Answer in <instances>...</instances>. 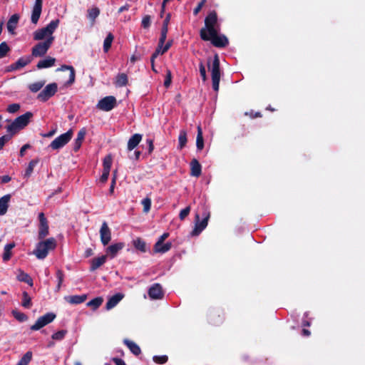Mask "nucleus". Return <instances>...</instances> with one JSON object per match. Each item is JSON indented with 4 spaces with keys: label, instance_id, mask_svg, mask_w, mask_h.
Listing matches in <instances>:
<instances>
[{
    "label": "nucleus",
    "instance_id": "f3484780",
    "mask_svg": "<svg viewBox=\"0 0 365 365\" xmlns=\"http://www.w3.org/2000/svg\"><path fill=\"white\" fill-rule=\"evenodd\" d=\"M124 247V243L118 242L108 246L106 249V253L110 256V258H114L117 253Z\"/></svg>",
    "mask_w": 365,
    "mask_h": 365
},
{
    "label": "nucleus",
    "instance_id": "de8ad7c7",
    "mask_svg": "<svg viewBox=\"0 0 365 365\" xmlns=\"http://www.w3.org/2000/svg\"><path fill=\"white\" fill-rule=\"evenodd\" d=\"M210 322L214 325H218L222 322L223 317H221L220 314L217 315V318H215V314H211L209 317Z\"/></svg>",
    "mask_w": 365,
    "mask_h": 365
},
{
    "label": "nucleus",
    "instance_id": "7c9ffc66",
    "mask_svg": "<svg viewBox=\"0 0 365 365\" xmlns=\"http://www.w3.org/2000/svg\"><path fill=\"white\" fill-rule=\"evenodd\" d=\"M128 76L125 73H119L115 78V86L118 87L125 86L128 83Z\"/></svg>",
    "mask_w": 365,
    "mask_h": 365
},
{
    "label": "nucleus",
    "instance_id": "680f3d73",
    "mask_svg": "<svg viewBox=\"0 0 365 365\" xmlns=\"http://www.w3.org/2000/svg\"><path fill=\"white\" fill-rule=\"evenodd\" d=\"M171 78H172L171 72H170V71H168L165 79L164 81V86L166 88H168V87H169L170 86V84H171Z\"/></svg>",
    "mask_w": 365,
    "mask_h": 365
},
{
    "label": "nucleus",
    "instance_id": "b1692460",
    "mask_svg": "<svg viewBox=\"0 0 365 365\" xmlns=\"http://www.w3.org/2000/svg\"><path fill=\"white\" fill-rule=\"evenodd\" d=\"M87 299L86 294H82V295H72V296H68L65 297V299L70 304H81L83 302L86 301Z\"/></svg>",
    "mask_w": 365,
    "mask_h": 365
},
{
    "label": "nucleus",
    "instance_id": "4c0bfd02",
    "mask_svg": "<svg viewBox=\"0 0 365 365\" xmlns=\"http://www.w3.org/2000/svg\"><path fill=\"white\" fill-rule=\"evenodd\" d=\"M133 245L137 250H138L143 252H145L146 251L145 242L144 240H143L140 238H137V239L134 240Z\"/></svg>",
    "mask_w": 365,
    "mask_h": 365
},
{
    "label": "nucleus",
    "instance_id": "39448f33",
    "mask_svg": "<svg viewBox=\"0 0 365 365\" xmlns=\"http://www.w3.org/2000/svg\"><path fill=\"white\" fill-rule=\"evenodd\" d=\"M202 220H200V214L195 215V228L192 232V235H198L200 233L206 228L208 224V220L210 216L209 209L205 206L202 207Z\"/></svg>",
    "mask_w": 365,
    "mask_h": 365
},
{
    "label": "nucleus",
    "instance_id": "20e7f679",
    "mask_svg": "<svg viewBox=\"0 0 365 365\" xmlns=\"http://www.w3.org/2000/svg\"><path fill=\"white\" fill-rule=\"evenodd\" d=\"M59 19L52 20L46 26L37 29L34 33V39L36 41H41L43 39H49L50 38H54L53 36V32L58 28L59 25Z\"/></svg>",
    "mask_w": 365,
    "mask_h": 365
},
{
    "label": "nucleus",
    "instance_id": "412c9836",
    "mask_svg": "<svg viewBox=\"0 0 365 365\" xmlns=\"http://www.w3.org/2000/svg\"><path fill=\"white\" fill-rule=\"evenodd\" d=\"M106 255H102L101 257L93 258L91 261L90 271L93 272L96 270L106 262Z\"/></svg>",
    "mask_w": 365,
    "mask_h": 365
},
{
    "label": "nucleus",
    "instance_id": "338daca9",
    "mask_svg": "<svg viewBox=\"0 0 365 365\" xmlns=\"http://www.w3.org/2000/svg\"><path fill=\"white\" fill-rule=\"evenodd\" d=\"M56 278L58 279V282H59V284H62L63 281V273L61 270L58 269L57 270L56 272Z\"/></svg>",
    "mask_w": 365,
    "mask_h": 365
},
{
    "label": "nucleus",
    "instance_id": "1a4fd4ad",
    "mask_svg": "<svg viewBox=\"0 0 365 365\" xmlns=\"http://www.w3.org/2000/svg\"><path fill=\"white\" fill-rule=\"evenodd\" d=\"M56 314L53 312H48L46 314L40 317L34 324L31 327V330L32 331H38L46 326L47 324L51 323L56 319Z\"/></svg>",
    "mask_w": 365,
    "mask_h": 365
},
{
    "label": "nucleus",
    "instance_id": "2eb2a0df",
    "mask_svg": "<svg viewBox=\"0 0 365 365\" xmlns=\"http://www.w3.org/2000/svg\"><path fill=\"white\" fill-rule=\"evenodd\" d=\"M42 0H35V3L32 9L31 21L33 24H36L40 18L42 11Z\"/></svg>",
    "mask_w": 365,
    "mask_h": 365
},
{
    "label": "nucleus",
    "instance_id": "bf43d9fd",
    "mask_svg": "<svg viewBox=\"0 0 365 365\" xmlns=\"http://www.w3.org/2000/svg\"><path fill=\"white\" fill-rule=\"evenodd\" d=\"M190 207L187 206L185 208L182 209L179 215V218L181 220H183L190 213Z\"/></svg>",
    "mask_w": 365,
    "mask_h": 365
},
{
    "label": "nucleus",
    "instance_id": "e433bc0d",
    "mask_svg": "<svg viewBox=\"0 0 365 365\" xmlns=\"http://www.w3.org/2000/svg\"><path fill=\"white\" fill-rule=\"evenodd\" d=\"M178 147L180 149L183 148L187 143V132L185 130H181L180 131L179 137H178Z\"/></svg>",
    "mask_w": 365,
    "mask_h": 365
},
{
    "label": "nucleus",
    "instance_id": "423d86ee",
    "mask_svg": "<svg viewBox=\"0 0 365 365\" xmlns=\"http://www.w3.org/2000/svg\"><path fill=\"white\" fill-rule=\"evenodd\" d=\"M210 69L211 71L212 88L215 91L217 92L219 90V84L220 81V60L217 55L214 56Z\"/></svg>",
    "mask_w": 365,
    "mask_h": 365
},
{
    "label": "nucleus",
    "instance_id": "7ed1b4c3",
    "mask_svg": "<svg viewBox=\"0 0 365 365\" xmlns=\"http://www.w3.org/2000/svg\"><path fill=\"white\" fill-rule=\"evenodd\" d=\"M33 117V113L30 111L17 117L14 121L6 126V131L11 135H14L19 130L24 128L30 122L31 118Z\"/></svg>",
    "mask_w": 365,
    "mask_h": 365
},
{
    "label": "nucleus",
    "instance_id": "c85d7f7f",
    "mask_svg": "<svg viewBox=\"0 0 365 365\" xmlns=\"http://www.w3.org/2000/svg\"><path fill=\"white\" fill-rule=\"evenodd\" d=\"M16 278L19 282H26L31 287L34 284L32 278L27 273L21 269L19 270V274Z\"/></svg>",
    "mask_w": 365,
    "mask_h": 365
},
{
    "label": "nucleus",
    "instance_id": "0e129e2a",
    "mask_svg": "<svg viewBox=\"0 0 365 365\" xmlns=\"http://www.w3.org/2000/svg\"><path fill=\"white\" fill-rule=\"evenodd\" d=\"M206 2V0H201V1L198 4V5L196 6V8L194 9L193 13L195 15H197L202 6H204L205 3Z\"/></svg>",
    "mask_w": 365,
    "mask_h": 365
},
{
    "label": "nucleus",
    "instance_id": "c756f323",
    "mask_svg": "<svg viewBox=\"0 0 365 365\" xmlns=\"http://www.w3.org/2000/svg\"><path fill=\"white\" fill-rule=\"evenodd\" d=\"M15 247V244L14 242L6 244L4 247V253H3V260L6 262L10 259L11 257V250Z\"/></svg>",
    "mask_w": 365,
    "mask_h": 365
},
{
    "label": "nucleus",
    "instance_id": "cd10ccee",
    "mask_svg": "<svg viewBox=\"0 0 365 365\" xmlns=\"http://www.w3.org/2000/svg\"><path fill=\"white\" fill-rule=\"evenodd\" d=\"M172 247L171 242H166V243H160L158 246H157V243L154 245V251L158 253H165L168 252Z\"/></svg>",
    "mask_w": 365,
    "mask_h": 365
},
{
    "label": "nucleus",
    "instance_id": "a211bd4d",
    "mask_svg": "<svg viewBox=\"0 0 365 365\" xmlns=\"http://www.w3.org/2000/svg\"><path fill=\"white\" fill-rule=\"evenodd\" d=\"M55 62H56L55 58H53L51 56H47L45 58L40 60L38 62L36 67L38 69L50 68V67L54 66Z\"/></svg>",
    "mask_w": 365,
    "mask_h": 365
},
{
    "label": "nucleus",
    "instance_id": "c03bdc74",
    "mask_svg": "<svg viewBox=\"0 0 365 365\" xmlns=\"http://www.w3.org/2000/svg\"><path fill=\"white\" fill-rule=\"evenodd\" d=\"M10 51V48L6 42H2L0 44V58L6 56L7 53Z\"/></svg>",
    "mask_w": 365,
    "mask_h": 365
},
{
    "label": "nucleus",
    "instance_id": "37998d69",
    "mask_svg": "<svg viewBox=\"0 0 365 365\" xmlns=\"http://www.w3.org/2000/svg\"><path fill=\"white\" fill-rule=\"evenodd\" d=\"M44 85V82H35L29 85V88L31 92L36 93L40 91Z\"/></svg>",
    "mask_w": 365,
    "mask_h": 365
},
{
    "label": "nucleus",
    "instance_id": "72a5a7b5",
    "mask_svg": "<svg viewBox=\"0 0 365 365\" xmlns=\"http://www.w3.org/2000/svg\"><path fill=\"white\" fill-rule=\"evenodd\" d=\"M21 306L26 309H29L32 306L31 297L25 291L22 293Z\"/></svg>",
    "mask_w": 365,
    "mask_h": 365
},
{
    "label": "nucleus",
    "instance_id": "6e6d98bb",
    "mask_svg": "<svg viewBox=\"0 0 365 365\" xmlns=\"http://www.w3.org/2000/svg\"><path fill=\"white\" fill-rule=\"evenodd\" d=\"M199 70H200V73L202 81H205L207 80L206 70H205V65L202 61H200V63L199 64Z\"/></svg>",
    "mask_w": 365,
    "mask_h": 365
},
{
    "label": "nucleus",
    "instance_id": "9b49d317",
    "mask_svg": "<svg viewBox=\"0 0 365 365\" xmlns=\"http://www.w3.org/2000/svg\"><path fill=\"white\" fill-rule=\"evenodd\" d=\"M116 98L113 96H108L101 99L96 107L103 111H110L116 106Z\"/></svg>",
    "mask_w": 365,
    "mask_h": 365
},
{
    "label": "nucleus",
    "instance_id": "4468645a",
    "mask_svg": "<svg viewBox=\"0 0 365 365\" xmlns=\"http://www.w3.org/2000/svg\"><path fill=\"white\" fill-rule=\"evenodd\" d=\"M148 294L151 299H160L164 295L162 286L158 283L153 284L149 288Z\"/></svg>",
    "mask_w": 365,
    "mask_h": 365
},
{
    "label": "nucleus",
    "instance_id": "bb28decb",
    "mask_svg": "<svg viewBox=\"0 0 365 365\" xmlns=\"http://www.w3.org/2000/svg\"><path fill=\"white\" fill-rule=\"evenodd\" d=\"M123 342L134 355L138 356L141 353L140 346L134 341L129 339H124Z\"/></svg>",
    "mask_w": 365,
    "mask_h": 365
},
{
    "label": "nucleus",
    "instance_id": "473e14b6",
    "mask_svg": "<svg viewBox=\"0 0 365 365\" xmlns=\"http://www.w3.org/2000/svg\"><path fill=\"white\" fill-rule=\"evenodd\" d=\"M31 62V56H24L21 57L15 62V66H17L18 69L24 68Z\"/></svg>",
    "mask_w": 365,
    "mask_h": 365
},
{
    "label": "nucleus",
    "instance_id": "052dcab7",
    "mask_svg": "<svg viewBox=\"0 0 365 365\" xmlns=\"http://www.w3.org/2000/svg\"><path fill=\"white\" fill-rule=\"evenodd\" d=\"M116 171L114 172L113 176L112 178L110 189H109V194L113 195L114 193V188L116 183Z\"/></svg>",
    "mask_w": 365,
    "mask_h": 365
},
{
    "label": "nucleus",
    "instance_id": "ddd939ff",
    "mask_svg": "<svg viewBox=\"0 0 365 365\" xmlns=\"http://www.w3.org/2000/svg\"><path fill=\"white\" fill-rule=\"evenodd\" d=\"M100 236L101 241L104 246L107 245L111 240L110 230L106 221L102 223L100 229Z\"/></svg>",
    "mask_w": 365,
    "mask_h": 365
},
{
    "label": "nucleus",
    "instance_id": "f8f14e48",
    "mask_svg": "<svg viewBox=\"0 0 365 365\" xmlns=\"http://www.w3.org/2000/svg\"><path fill=\"white\" fill-rule=\"evenodd\" d=\"M218 32L219 31H215L214 35H208L210 38L209 41H210L212 45L215 47L224 48L228 44V39L223 34L219 35Z\"/></svg>",
    "mask_w": 365,
    "mask_h": 365
},
{
    "label": "nucleus",
    "instance_id": "0eeeda50",
    "mask_svg": "<svg viewBox=\"0 0 365 365\" xmlns=\"http://www.w3.org/2000/svg\"><path fill=\"white\" fill-rule=\"evenodd\" d=\"M55 38H50L43 42H39L35 45L31 50V56L33 57H42L48 51L51 46Z\"/></svg>",
    "mask_w": 365,
    "mask_h": 365
},
{
    "label": "nucleus",
    "instance_id": "aec40b11",
    "mask_svg": "<svg viewBox=\"0 0 365 365\" xmlns=\"http://www.w3.org/2000/svg\"><path fill=\"white\" fill-rule=\"evenodd\" d=\"M66 70H68L70 71L69 73V79L66 82V85H71L75 81L76 72L75 69L71 66L62 65L60 68H57L56 71H63Z\"/></svg>",
    "mask_w": 365,
    "mask_h": 365
},
{
    "label": "nucleus",
    "instance_id": "603ef678",
    "mask_svg": "<svg viewBox=\"0 0 365 365\" xmlns=\"http://www.w3.org/2000/svg\"><path fill=\"white\" fill-rule=\"evenodd\" d=\"M151 24V19L149 15H145L141 22V25L144 29H148Z\"/></svg>",
    "mask_w": 365,
    "mask_h": 365
},
{
    "label": "nucleus",
    "instance_id": "dca6fc26",
    "mask_svg": "<svg viewBox=\"0 0 365 365\" xmlns=\"http://www.w3.org/2000/svg\"><path fill=\"white\" fill-rule=\"evenodd\" d=\"M124 297V294L122 293H116L110 297L106 303V309L110 310L115 307Z\"/></svg>",
    "mask_w": 365,
    "mask_h": 365
},
{
    "label": "nucleus",
    "instance_id": "79ce46f5",
    "mask_svg": "<svg viewBox=\"0 0 365 365\" xmlns=\"http://www.w3.org/2000/svg\"><path fill=\"white\" fill-rule=\"evenodd\" d=\"M48 235V225L38 227V237L39 240L44 239Z\"/></svg>",
    "mask_w": 365,
    "mask_h": 365
},
{
    "label": "nucleus",
    "instance_id": "ea45409f",
    "mask_svg": "<svg viewBox=\"0 0 365 365\" xmlns=\"http://www.w3.org/2000/svg\"><path fill=\"white\" fill-rule=\"evenodd\" d=\"M32 359V352L27 351L19 361L16 365H28Z\"/></svg>",
    "mask_w": 365,
    "mask_h": 365
},
{
    "label": "nucleus",
    "instance_id": "6ab92c4d",
    "mask_svg": "<svg viewBox=\"0 0 365 365\" xmlns=\"http://www.w3.org/2000/svg\"><path fill=\"white\" fill-rule=\"evenodd\" d=\"M143 135L139 133L133 135L128 142L127 148L129 151L133 150L141 141Z\"/></svg>",
    "mask_w": 365,
    "mask_h": 365
},
{
    "label": "nucleus",
    "instance_id": "69168bd1",
    "mask_svg": "<svg viewBox=\"0 0 365 365\" xmlns=\"http://www.w3.org/2000/svg\"><path fill=\"white\" fill-rule=\"evenodd\" d=\"M146 143L148 144V154H150L153 149H154V145H153V140L150 138H148L146 140Z\"/></svg>",
    "mask_w": 365,
    "mask_h": 365
},
{
    "label": "nucleus",
    "instance_id": "5701e85b",
    "mask_svg": "<svg viewBox=\"0 0 365 365\" xmlns=\"http://www.w3.org/2000/svg\"><path fill=\"white\" fill-rule=\"evenodd\" d=\"M10 199L11 195L9 194L0 198V215H4L6 213Z\"/></svg>",
    "mask_w": 365,
    "mask_h": 365
},
{
    "label": "nucleus",
    "instance_id": "3c124183",
    "mask_svg": "<svg viewBox=\"0 0 365 365\" xmlns=\"http://www.w3.org/2000/svg\"><path fill=\"white\" fill-rule=\"evenodd\" d=\"M100 14V11L98 8H92L88 10V18L94 20L98 17Z\"/></svg>",
    "mask_w": 365,
    "mask_h": 365
},
{
    "label": "nucleus",
    "instance_id": "c9c22d12",
    "mask_svg": "<svg viewBox=\"0 0 365 365\" xmlns=\"http://www.w3.org/2000/svg\"><path fill=\"white\" fill-rule=\"evenodd\" d=\"M102 297H96L87 303V306L91 307L93 310L97 309L103 303Z\"/></svg>",
    "mask_w": 365,
    "mask_h": 365
},
{
    "label": "nucleus",
    "instance_id": "9d476101",
    "mask_svg": "<svg viewBox=\"0 0 365 365\" xmlns=\"http://www.w3.org/2000/svg\"><path fill=\"white\" fill-rule=\"evenodd\" d=\"M58 86L56 83L48 84L38 95L37 98L42 101H47L57 92Z\"/></svg>",
    "mask_w": 365,
    "mask_h": 365
},
{
    "label": "nucleus",
    "instance_id": "393cba45",
    "mask_svg": "<svg viewBox=\"0 0 365 365\" xmlns=\"http://www.w3.org/2000/svg\"><path fill=\"white\" fill-rule=\"evenodd\" d=\"M191 167V175L195 177H199L201 174L202 167L197 160L192 159L190 162Z\"/></svg>",
    "mask_w": 365,
    "mask_h": 365
},
{
    "label": "nucleus",
    "instance_id": "5fc2aeb1",
    "mask_svg": "<svg viewBox=\"0 0 365 365\" xmlns=\"http://www.w3.org/2000/svg\"><path fill=\"white\" fill-rule=\"evenodd\" d=\"M154 362L160 364H165L168 361V356L166 355L163 356H153Z\"/></svg>",
    "mask_w": 365,
    "mask_h": 365
},
{
    "label": "nucleus",
    "instance_id": "58836bf2",
    "mask_svg": "<svg viewBox=\"0 0 365 365\" xmlns=\"http://www.w3.org/2000/svg\"><path fill=\"white\" fill-rule=\"evenodd\" d=\"M113 36L112 34L109 33L106 37L103 42V51L105 53H107L110 49L112 42L113 41Z\"/></svg>",
    "mask_w": 365,
    "mask_h": 365
},
{
    "label": "nucleus",
    "instance_id": "49530a36",
    "mask_svg": "<svg viewBox=\"0 0 365 365\" xmlns=\"http://www.w3.org/2000/svg\"><path fill=\"white\" fill-rule=\"evenodd\" d=\"M67 333V331L66 330H60L56 333H54L52 336H51V338L53 339V340H56V341H61L62 339H63V338L65 337L66 334Z\"/></svg>",
    "mask_w": 365,
    "mask_h": 365
},
{
    "label": "nucleus",
    "instance_id": "864d4df0",
    "mask_svg": "<svg viewBox=\"0 0 365 365\" xmlns=\"http://www.w3.org/2000/svg\"><path fill=\"white\" fill-rule=\"evenodd\" d=\"M20 109V105L19 103H12L9 105L6 108L7 112L9 113H15Z\"/></svg>",
    "mask_w": 365,
    "mask_h": 365
},
{
    "label": "nucleus",
    "instance_id": "2f4dec72",
    "mask_svg": "<svg viewBox=\"0 0 365 365\" xmlns=\"http://www.w3.org/2000/svg\"><path fill=\"white\" fill-rule=\"evenodd\" d=\"M196 147L198 150H202V148L204 147V140H203V136H202V131L200 126H197Z\"/></svg>",
    "mask_w": 365,
    "mask_h": 365
},
{
    "label": "nucleus",
    "instance_id": "f704fd0d",
    "mask_svg": "<svg viewBox=\"0 0 365 365\" xmlns=\"http://www.w3.org/2000/svg\"><path fill=\"white\" fill-rule=\"evenodd\" d=\"M38 160L34 159L29 162L27 168L26 169L25 173H24V178H29L34 170V167L38 164Z\"/></svg>",
    "mask_w": 365,
    "mask_h": 365
},
{
    "label": "nucleus",
    "instance_id": "f03ea898",
    "mask_svg": "<svg viewBox=\"0 0 365 365\" xmlns=\"http://www.w3.org/2000/svg\"><path fill=\"white\" fill-rule=\"evenodd\" d=\"M56 247V241L53 237H50L46 240L40 241L36 245L33 253L38 259H45L50 250H53Z\"/></svg>",
    "mask_w": 365,
    "mask_h": 365
},
{
    "label": "nucleus",
    "instance_id": "6e6552de",
    "mask_svg": "<svg viewBox=\"0 0 365 365\" xmlns=\"http://www.w3.org/2000/svg\"><path fill=\"white\" fill-rule=\"evenodd\" d=\"M73 131L71 129L68 130L65 133H63L56 138L49 145V147L53 150H59L64 147L71 139Z\"/></svg>",
    "mask_w": 365,
    "mask_h": 365
},
{
    "label": "nucleus",
    "instance_id": "a878e982",
    "mask_svg": "<svg viewBox=\"0 0 365 365\" xmlns=\"http://www.w3.org/2000/svg\"><path fill=\"white\" fill-rule=\"evenodd\" d=\"M85 135L86 130L84 128L79 130L77 135V138L75 139L73 144V150L75 152L78 151L80 149L82 142L85 138Z\"/></svg>",
    "mask_w": 365,
    "mask_h": 365
},
{
    "label": "nucleus",
    "instance_id": "4be33fe9",
    "mask_svg": "<svg viewBox=\"0 0 365 365\" xmlns=\"http://www.w3.org/2000/svg\"><path fill=\"white\" fill-rule=\"evenodd\" d=\"M19 20V16L16 14H13L9 19L7 22V30L10 34H14V30L16 28L17 24Z\"/></svg>",
    "mask_w": 365,
    "mask_h": 365
},
{
    "label": "nucleus",
    "instance_id": "8fccbe9b",
    "mask_svg": "<svg viewBox=\"0 0 365 365\" xmlns=\"http://www.w3.org/2000/svg\"><path fill=\"white\" fill-rule=\"evenodd\" d=\"M142 205H143V211L148 212L151 207V200L148 197H145L142 200Z\"/></svg>",
    "mask_w": 365,
    "mask_h": 365
},
{
    "label": "nucleus",
    "instance_id": "13d9d810",
    "mask_svg": "<svg viewBox=\"0 0 365 365\" xmlns=\"http://www.w3.org/2000/svg\"><path fill=\"white\" fill-rule=\"evenodd\" d=\"M13 135H11V134L5 135L1 137H0V150L3 148L6 143H7L12 137Z\"/></svg>",
    "mask_w": 365,
    "mask_h": 365
},
{
    "label": "nucleus",
    "instance_id": "09e8293b",
    "mask_svg": "<svg viewBox=\"0 0 365 365\" xmlns=\"http://www.w3.org/2000/svg\"><path fill=\"white\" fill-rule=\"evenodd\" d=\"M168 31V28H165V26H162L161 32H160V39H159L160 46H163L164 45V43L165 42V40H166V38H167Z\"/></svg>",
    "mask_w": 365,
    "mask_h": 365
},
{
    "label": "nucleus",
    "instance_id": "f257e3e1",
    "mask_svg": "<svg viewBox=\"0 0 365 365\" xmlns=\"http://www.w3.org/2000/svg\"><path fill=\"white\" fill-rule=\"evenodd\" d=\"M220 31V26L217 24V16L215 11H211L205 17V27L200 30V37L204 41L210 39L208 35H214L215 31Z\"/></svg>",
    "mask_w": 365,
    "mask_h": 365
},
{
    "label": "nucleus",
    "instance_id": "774afa93",
    "mask_svg": "<svg viewBox=\"0 0 365 365\" xmlns=\"http://www.w3.org/2000/svg\"><path fill=\"white\" fill-rule=\"evenodd\" d=\"M112 361L115 363V365H126L123 359L117 357L113 358Z\"/></svg>",
    "mask_w": 365,
    "mask_h": 365
},
{
    "label": "nucleus",
    "instance_id": "a19ab883",
    "mask_svg": "<svg viewBox=\"0 0 365 365\" xmlns=\"http://www.w3.org/2000/svg\"><path fill=\"white\" fill-rule=\"evenodd\" d=\"M11 313L14 317L19 322H24L28 319L27 315L23 312H19L17 310H13Z\"/></svg>",
    "mask_w": 365,
    "mask_h": 365
},
{
    "label": "nucleus",
    "instance_id": "4d7b16f0",
    "mask_svg": "<svg viewBox=\"0 0 365 365\" xmlns=\"http://www.w3.org/2000/svg\"><path fill=\"white\" fill-rule=\"evenodd\" d=\"M39 220V226H48V220L43 212H40L38 216Z\"/></svg>",
    "mask_w": 365,
    "mask_h": 365
},
{
    "label": "nucleus",
    "instance_id": "e2e57ef3",
    "mask_svg": "<svg viewBox=\"0 0 365 365\" xmlns=\"http://www.w3.org/2000/svg\"><path fill=\"white\" fill-rule=\"evenodd\" d=\"M109 174H110V171H108V170H103V173L100 178V182H102V183H105L108 179V177H109Z\"/></svg>",
    "mask_w": 365,
    "mask_h": 365
},
{
    "label": "nucleus",
    "instance_id": "a18cd8bd",
    "mask_svg": "<svg viewBox=\"0 0 365 365\" xmlns=\"http://www.w3.org/2000/svg\"><path fill=\"white\" fill-rule=\"evenodd\" d=\"M111 165H112L111 156L110 155L106 156L105 158L103 159V170L110 171Z\"/></svg>",
    "mask_w": 365,
    "mask_h": 365
}]
</instances>
